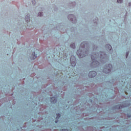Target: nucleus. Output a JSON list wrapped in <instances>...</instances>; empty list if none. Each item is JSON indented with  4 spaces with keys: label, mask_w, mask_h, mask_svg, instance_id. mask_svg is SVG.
<instances>
[{
    "label": "nucleus",
    "mask_w": 131,
    "mask_h": 131,
    "mask_svg": "<svg viewBox=\"0 0 131 131\" xmlns=\"http://www.w3.org/2000/svg\"><path fill=\"white\" fill-rule=\"evenodd\" d=\"M95 63H96V64H98V61H93L92 62V64H95Z\"/></svg>",
    "instance_id": "obj_14"
},
{
    "label": "nucleus",
    "mask_w": 131,
    "mask_h": 131,
    "mask_svg": "<svg viewBox=\"0 0 131 131\" xmlns=\"http://www.w3.org/2000/svg\"><path fill=\"white\" fill-rule=\"evenodd\" d=\"M58 122V121L57 120H56L55 121V123H57Z\"/></svg>",
    "instance_id": "obj_21"
},
{
    "label": "nucleus",
    "mask_w": 131,
    "mask_h": 131,
    "mask_svg": "<svg viewBox=\"0 0 131 131\" xmlns=\"http://www.w3.org/2000/svg\"><path fill=\"white\" fill-rule=\"evenodd\" d=\"M84 42L81 43V45H84ZM84 47H85V44H84Z\"/></svg>",
    "instance_id": "obj_19"
},
{
    "label": "nucleus",
    "mask_w": 131,
    "mask_h": 131,
    "mask_svg": "<svg viewBox=\"0 0 131 131\" xmlns=\"http://www.w3.org/2000/svg\"><path fill=\"white\" fill-rule=\"evenodd\" d=\"M106 47L107 48V49L110 51H111V49H112V47L109 44L106 45Z\"/></svg>",
    "instance_id": "obj_8"
},
{
    "label": "nucleus",
    "mask_w": 131,
    "mask_h": 131,
    "mask_svg": "<svg viewBox=\"0 0 131 131\" xmlns=\"http://www.w3.org/2000/svg\"><path fill=\"white\" fill-rule=\"evenodd\" d=\"M37 56L35 55V52H33L32 56L31 57V60H34V59H36Z\"/></svg>",
    "instance_id": "obj_4"
},
{
    "label": "nucleus",
    "mask_w": 131,
    "mask_h": 131,
    "mask_svg": "<svg viewBox=\"0 0 131 131\" xmlns=\"http://www.w3.org/2000/svg\"><path fill=\"white\" fill-rule=\"evenodd\" d=\"M26 22H29L30 21V15H27L26 16V19H25Z\"/></svg>",
    "instance_id": "obj_6"
},
{
    "label": "nucleus",
    "mask_w": 131,
    "mask_h": 131,
    "mask_svg": "<svg viewBox=\"0 0 131 131\" xmlns=\"http://www.w3.org/2000/svg\"><path fill=\"white\" fill-rule=\"evenodd\" d=\"M128 56V52L126 53V58H127V56Z\"/></svg>",
    "instance_id": "obj_20"
},
{
    "label": "nucleus",
    "mask_w": 131,
    "mask_h": 131,
    "mask_svg": "<svg viewBox=\"0 0 131 131\" xmlns=\"http://www.w3.org/2000/svg\"><path fill=\"white\" fill-rule=\"evenodd\" d=\"M60 131H68V130L67 129H62Z\"/></svg>",
    "instance_id": "obj_15"
},
{
    "label": "nucleus",
    "mask_w": 131,
    "mask_h": 131,
    "mask_svg": "<svg viewBox=\"0 0 131 131\" xmlns=\"http://www.w3.org/2000/svg\"><path fill=\"white\" fill-rule=\"evenodd\" d=\"M97 75V72L96 71H91L89 73V76L90 78H93V77H95Z\"/></svg>",
    "instance_id": "obj_3"
},
{
    "label": "nucleus",
    "mask_w": 131,
    "mask_h": 131,
    "mask_svg": "<svg viewBox=\"0 0 131 131\" xmlns=\"http://www.w3.org/2000/svg\"><path fill=\"white\" fill-rule=\"evenodd\" d=\"M71 48H72V49H75V43H72L70 45Z\"/></svg>",
    "instance_id": "obj_9"
},
{
    "label": "nucleus",
    "mask_w": 131,
    "mask_h": 131,
    "mask_svg": "<svg viewBox=\"0 0 131 131\" xmlns=\"http://www.w3.org/2000/svg\"><path fill=\"white\" fill-rule=\"evenodd\" d=\"M81 53H82V52L80 51V52L79 53V50H77V55L78 56V57L79 58H82V57H83V56H81Z\"/></svg>",
    "instance_id": "obj_7"
},
{
    "label": "nucleus",
    "mask_w": 131,
    "mask_h": 131,
    "mask_svg": "<svg viewBox=\"0 0 131 131\" xmlns=\"http://www.w3.org/2000/svg\"><path fill=\"white\" fill-rule=\"evenodd\" d=\"M112 69V65L111 64H108L106 68L104 69L103 71L105 73H110Z\"/></svg>",
    "instance_id": "obj_1"
},
{
    "label": "nucleus",
    "mask_w": 131,
    "mask_h": 131,
    "mask_svg": "<svg viewBox=\"0 0 131 131\" xmlns=\"http://www.w3.org/2000/svg\"><path fill=\"white\" fill-rule=\"evenodd\" d=\"M71 64L73 67H74L76 65V59H75V56H72L70 58Z\"/></svg>",
    "instance_id": "obj_2"
},
{
    "label": "nucleus",
    "mask_w": 131,
    "mask_h": 131,
    "mask_svg": "<svg viewBox=\"0 0 131 131\" xmlns=\"http://www.w3.org/2000/svg\"><path fill=\"white\" fill-rule=\"evenodd\" d=\"M56 116V119H59V117H61V115L60 114H57Z\"/></svg>",
    "instance_id": "obj_10"
},
{
    "label": "nucleus",
    "mask_w": 131,
    "mask_h": 131,
    "mask_svg": "<svg viewBox=\"0 0 131 131\" xmlns=\"http://www.w3.org/2000/svg\"><path fill=\"white\" fill-rule=\"evenodd\" d=\"M117 2L118 4H121V3H122L123 1L122 0H117Z\"/></svg>",
    "instance_id": "obj_11"
},
{
    "label": "nucleus",
    "mask_w": 131,
    "mask_h": 131,
    "mask_svg": "<svg viewBox=\"0 0 131 131\" xmlns=\"http://www.w3.org/2000/svg\"><path fill=\"white\" fill-rule=\"evenodd\" d=\"M121 108H122V106H121V105H120L118 109H121Z\"/></svg>",
    "instance_id": "obj_18"
},
{
    "label": "nucleus",
    "mask_w": 131,
    "mask_h": 131,
    "mask_svg": "<svg viewBox=\"0 0 131 131\" xmlns=\"http://www.w3.org/2000/svg\"><path fill=\"white\" fill-rule=\"evenodd\" d=\"M71 17H73V15H70L68 16V18L69 19V18Z\"/></svg>",
    "instance_id": "obj_17"
},
{
    "label": "nucleus",
    "mask_w": 131,
    "mask_h": 131,
    "mask_svg": "<svg viewBox=\"0 0 131 131\" xmlns=\"http://www.w3.org/2000/svg\"><path fill=\"white\" fill-rule=\"evenodd\" d=\"M91 59H92V60L94 61V60H96V59H97V58H96V57H95L94 59V56L92 55Z\"/></svg>",
    "instance_id": "obj_13"
},
{
    "label": "nucleus",
    "mask_w": 131,
    "mask_h": 131,
    "mask_svg": "<svg viewBox=\"0 0 131 131\" xmlns=\"http://www.w3.org/2000/svg\"><path fill=\"white\" fill-rule=\"evenodd\" d=\"M38 16H39V17H41V16H42V12H39V13H38Z\"/></svg>",
    "instance_id": "obj_12"
},
{
    "label": "nucleus",
    "mask_w": 131,
    "mask_h": 131,
    "mask_svg": "<svg viewBox=\"0 0 131 131\" xmlns=\"http://www.w3.org/2000/svg\"><path fill=\"white\" fill-rule=\"evenodd\" d=\"M51 101L52 103H56L57 99L55 97H51Z\"/></svg>",
    "instance_id": "obj_5"
},
{
    "label": "nucleus",
    "mask_w": 131,
    "mask_h": 131,
    "mask_svg": "<svg viewBox=\"0 0 131 131\" xmlns=\"http://www.w3.org/2000/svg\"><path fill=\"white\" fill-rule=\"evenodd\" d=\"M32 3L33 5H34V3H35V0H32Z\"/></svg>",
    "instance_id": "obj_16"
}]
</instances>
